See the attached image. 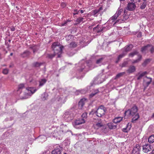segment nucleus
Segmentation results:
<instances>
[{"label": "nucleus", "mask_w": 154, "mask_h": 154, "mask_svg": "<svg viewBox=\"0 0 154 154\" xmlns=\"http://www.w3.org/2000/svg\"><path fill=\"white\" fill-rule=\"evenodd\" d=\"M72 37V36L71 35H67L66 36V38L67 41H69Z\"/></svg>", "instance_id": "a18cd8bd"}, {"label": "nucleus", "mask_w": 154, "mask_h": 154, "mask_svg": "<svg viewBox=\"0 0 154 154\" xmlns=\"http://www.w3.org/2000/svg\"><path fill=\"white\" fill-rule=\"evenodd\" d=\"M131 127V124L130 123H128L127 125L126 128L128 130H130V128Z\"/></svg>", "instance_id": "de8ad7c7"}, {"label": "nucleus", "mask_w": 154, "mask_h": 154, "mask_svg": "<svg viewBox=\"0 0 154 154\" xmlns=\"http://www.w3.org/2000/svg\"><path fill=\"white\" fill-rule=\"evenodd\" d=\"M13 55V53H11L10 54V55L11 56H12Z\"/></svg>", "instance_id": "338daca9"}, {"label": "nucleus", "mask_w": 154, "mask_h": 154, "mask_svg": "<svg viewBox=\"0 0 154 154\" xmlns=\"http://www.w3.org/2000/svg\"><path fill=\"white\" fill-rule=\"evenodd\" d=\"M42 99L43 100H46L48 97V95L47 93H45L42 95Z\"/></svg>", "instance_id": "ea45409f"}, {"label": "nucleus", "mask_w": 154, "mask_h": 154, "mask_svg": "<svg viewBox=\"0 0 154 154\" xmlns=\"http://www.w3.org/2000/svg\"><path fill=\"white\" fill-rule=\"evenodd\" d=\"M152 78L146 76L143 79V85L145 87H147L150 84L152 81Z\"/></svg>", "instance_id": "423d86ee"}, {"label": "nucleus", "mask_w": 154, "mask_h": 154, "mask_svg": "<svg viewBox=\"0 0 154 154\" xmlns=\"http://www.w3.org/2000/svg\"><path fill=\"white\" fill-rule=\"evenodd\" d=\"M151 47V45H148L142 48L141 49V51L142 52H145L148 51L149 50V47Z\"/></svg>", "instance_id": "dca6fc26"}, {"label": "nucleus", "mask_w": 154, "mask_h": 154, "mask_svg": "<svg viewBox=\"0 0 154 154\" xmlns=\"http://www.w3.org/2000/svg\"><path fill=\"white\" fill-rule=\"evenodd\" d=\"M147 2H143L140 4V8L141 9H144L147 5Z\"/></svg>", "instance_id": "393cba45"}, {"label": "nucleus", "mask_w": 154, "mask_h": 154, "mask_svg": "<svg viewBox=\"0 0 154 154\" xmlns=\"http://www.w3.org/2000/svg\"><path fill=\"white\" fill-rule=\"evenodd\" d=\"M87 102V99L85 98H83L81 99L79 102V106H83L85 105V103Z\"/></svg>", "instance_id": "6ab92c4d"}, {"label": "nucleus", "mask_w": 154, "mask_h": 154, "mask_svg": "<svg viewBox=\"0 0 154 154\" xmlns=\"http://www.w3.org/2000/svg\"><path fill=\"white\" fill-rule=\"evenodd\" d=\"M148 141L150 143H152L154 142V135L150 136L148 138Z\"/></svg>", "instance_id": "5701e85b"}, {"label": "nucleus", "mask_w": 154, "mask_h": 154, "mask_svg": "<svg viewBox=\"0 0 154 154\" xmlns=\"http://www.w3.org/2000/svg\"><path fill=\"white\" fill-rule=\"evenodd\" d=\"M84 10H81L80 11V13L81 14H82L84 13Z\"/></svg>", "instance_id": "e2e57ef3"}, {"label": "nucleus", "mask_w": 154, "mask_h": 154, "mask_svg": "<svg viewBox=\"0 0 154 154\" xmlns=\"http://www.w3.org/2000/svg\"><path fill=\"white\" fill-rule=\"evenodd\" d=\"M61 6L63 8H64L66 6V4L64 2L62 3L61 4Z\"/></svg>", "instance_id": "4d7b16f0"}, {"label": "nucleus", "mask_w": 154, "mask_h": 154, "mask_svg": "<svg viewBox=\"0 0 154 154\" xmlns=\"http://www.w3.org/2000/svg\"><path fill=\"white\" fill-rule=\"evenodd\" d=\"M25 85L24 84H21L18 86L19 89H21L24 87Z\"/></svg>", "instance_id": "8fccbe9b"}, {"label": "nucleus", "mask_w": 154, "mask_h": 154, "mask_svg": "<svg viewBox=\"0 0 154 154\" xmlns=\"http://www.w3.org/2000/svg\"><path fill=\"white\" fill-rule=\"evenodd\" d=\"M136 6L135 3L129 2L127 6V9L129 11H133L136 8Z\"/></svg>", "instance_id": "1a4fd4ad"}, {"label": "nucleus", "mask_w": 154, "mask_h": 154, "mask_svg": "<svg viewBox=\"0 0 154 154\" xmlns=\"http://www.w3.org/2000/svg\"><path fill=\"white\" fill-rule=\"evenodd\" d=\"M82 119H84L85 120L87 118V113L86 112H85L82 115Z\"/></svg>", "instance_id": "58836bf2"}, {"label": "nucleus", "mask_w": 154, "mask_h": 154, "mask_svg": "<svg viewBox=\"0 0 154 154\" xmlns=\"http://www.w3.org/2000/svg\"><path fill=\"white\" fill-rule=\"evenodd\" d=\"M83 19L84 18L82 17H79L76 20V21L77 23H79L83 21Z\"/></svg>", "instance_id": "a19ab883"}, {"label": "nucleus", "mask_w": 154, "mask_h": 154, "mask_svg": "<svg viewBox=\"0 0 154 154\" xmlns=\"http://www.w3.org/2000/svg\"><path fill=\"white\" fill-rule=\"evenodd\" d=\"M133 118L132 119L131 122L133 123H135L136 121L138 119L140 116L138 113H136L134 116H132Z\"/></svg>", "instance_id": "a211bd4d"}, {"label": "nucleus", "mask_w": 154, "mask_h": 154, "mask_svg": "<svg viewBox=\"0 0 154 154\" xmlns=\"http://www.w3.org/2000/svg\"><path fill=\"white\" fill-rule=\"evenodd\" d=\"M63 117L65 120L67 119L68 121L71 120L73 118V114L70 111L65 112Z\"/></svg>", "instance_id": "20e7f679"}, {"label": "nucleus", "mask_w": 154, "mask_h": 154, "mask_svg": "<svg viewBox=\"0 0 154 154\" xmlns=\"http://www.w3.org/2000/svg\"><path fill=\"white\" fill-rule=\"evenodd\" d=\"M132 154H140V152L138 151L133 149L132 152Z\"/></svg>", "instance_id": "49530a36"}, {"label": "nucleus", "mask_w": 154, "mask_h": 154, "mask_svg": "<svg viewBox=\"0 0 154 154\" xmlns=\"http://www.w3.org/2000/svg\"><path fill=\"white\" fill-rule=\"evenodd\" d=\"M122 17H123V19H122L121 20L119 19V20H117L115 22L114 24L118 23L119 21H120V22H124L125 20H127L128 18V15H126L125 14H124Z\"/></svg>", "instance_id": "ddd939ff"}, {"label": "nucleus", "mask_w": 154, "mask_h": 154, "mask_svg": "<svg viewBox=\"0 0 154 154\" xmlns=\"http://www.w3.org/2000/svg\"><path fill=\"white\" fill-rule=\"evenodd\" d=\"M77 46V44L74 42H72L69 45L70 48H75Z\"/></svg>", "instance_id": "2f4dec72"}, {"label": "nucleus", "mask_w": 154, "mask_h": 154, "mask_svg": "<svg viewBox=\"0 0 154 154\" xmlns=\"http://www.w3.org/2000/svg\"><path fill=\"white\" fill-rule=\"evenodd\" d=\"M62 151V148L59 145H57L56 148L52 151V154H61Z\"/></svg>", "instance_id": "0eeeda50"}, {"label": "nucleus", "mask_w": 154, "mask_h": 154, "mask_svg": "<svg viewBox=\"0 0 154 154\" xmlns=\"http://www.w3.org/2000/svg\"><path fill=\"white\" fill-rule=\"evenodd\" d=\"M84 61H82L81 62L79 63V64L82 65L81 66V70L80 71H82L83 70L85 69V64H86V63H84Z\"/></svg>", "instance_id": "a878e982"}, {"label": "nucleus", "mask_w": 154, "mask_h": 154, "mask_svg": "<svg viewBox=\"0 0 154 154\" xmlns=\"http://www.w3.org/2000/svg\"><path fill=\"white\" fill-rule=\"evenodd\" d=\"M79 12V11H78L77 10L75 9L74 10L73 12L72 13L74 15H75L76 14H78Z\"/></svg>", "instance_id": "6e6d98bb"}, {"label": "nucleus", "mask_w": 154, "mask_h": 154, "mask_svg": "<svg viewBox=\"0 0 154 154\" xmlns=\"http://www.w3.org/2000/svg\"><path fill=\"white\" fill-rule=\"evenodd\" d=\"M103 107V106H99L97 109L96 113L98 117H101L105 114V111Z\"/></svg>", "instance_id": "39448f33"}, {"label": "nucleus", "mask_w": 154, "mask_h": 154, "mask_svg": "<svg viewBox=\"0 0 154 154\" xmlns=\"http://www.w3.org/2000/svg\"><path fill=\"white\" fill-rule=\"evenodd\" d=\"M56 54H55L54 53V54H47V57L50 59H52L54 57Z\"/></svg>", "instance_id": "37998d69"}, {"label": "nucleus", "mask_w": 154, "mask_h": 154, "mask_svg": "<svg viewBox=\"0 0 154 154\" xmlns=\"http://www.w3.org/2000/svg\"><path fill=\"white\" fill-rule=\"evenodd\" d=\"M52 48L55 54L57 55L58 57H60L63 47L59 43L54 42L52 45Z\"/></svg>", "instance_id": "f257e3e1"}, {"label": "nucleus", "mask_w": 154, "mask_h": 154, "mask_svg": "<svg viewBox=\"0 0 154 154\" xmlns=\"http://www.w3.org/2000/svg\"><path fill=\"white\" fill-rule=\"evenodd\" d=\"M8 69H4L2 71V72L5 74H7L8 73Z\"/></svg>", "instance_id": "864d4df0"}, {"label": "nucleus", "mask_w": 154, "mask_h": 154, "mask_svg": "<svg viewBox=\"0 0 154 154\" xmlns=\"http://www.w3.org/2000/svg\"><path fill=\"white\" fill-rule=\"evenodd\" d=\"M99 92V91L98 90H95L92 93L90 94V97H92L94 96L96 94L98 93Z\"/></svg>", "instance_id": "f704fd0d"}, {"label": "nucleus", "mask_w": 154, "mask_h": 154, "mask_svg": "<svg viewBox=\"0 0 154 154\" xmlns=\"http://www.w3.org/2000/svg\"><path fill=\"white\" fill-rule=\"evenodd\" d=\"M133 149L137 151H138L140 152L141 149L140 146L138 144H136L134 146Z\"/></svg>", "instance_id": "bb28decb"}, {"label": "nucleus", "mask_w": 154, "mask_h": 154, "mask_svg": "<svg viewBox=\"0 0 154 154\" xmlns=\"http://www.w3.org/2000/svg\"><path fill=\"white\" fill-rule=\"evenodd\" d=\"M108 126L109 128L110 129H113L116 128V126L113 125L112 123H108Z\"/></svg>", "instance_id": "c9c22d12"}, {"label": "nucleus", "mask_w": 154, "mask_h": 154, "mask_svg": "<svg viewBox=\"0 0 154 154\" xmlns=\"http://www.w3.org/2000/svg\"><path fill=\"white\" fill-rule=\"evenodd\" d=\"M104 28L103 27H102L99 25H98L96 27L94 28L93 29V30L94 31L99 33L102 31Z\"/></svg>", "instance_id": "9b49d317"}, {"label": "nucleus", "mask_w": 154, "mask_h": 154, "mask_svg": "<svg viewBox=\"0 0 154 154\" xmlns=\"http://www.w3.org/2000/svg\"><path fill=\"white\" fill-rule=\"evenodd\" d=\"M103 57L100 58L98 59L96 62V63L98 64L101 63L103 61Z\"/></svg>", "instance_id": "c03bdc74"}, {"label": "nucleus", "mask_w": 154, "mask_h": 154, "mask_svg": "<svg viewBox=\"0 0 154 154\" xmlns=\"http://www.w3.org/2000/svg\"><path fill=\"white\" fill-rule=\"evenodd\" d=\"M102 10L103 8L102 7H100L98 9L95 10L93 12V15L94 16H97V15L99 14L100 12Z\"/></svg>", "instance_id": "f3484780"}, {"label": "nucleus", "mask_w": 154, "mask_h": 154, "mask_svg": "<svg viewBox=\"0 0 154 154\" xmlns=\"http://www.w3.org/2000/svg\"><path fill=\"white\" fill-rule=\"evenodd\" d=\"M131 2H134L135 3L138 1L139 2L140 1V0H131Z\"/></svg>", "instance_id": "13d9d810"}, {"label": "nucleus", "mask_w": 154, "mask_h": 154, "mask_svg": "<svg viewBox=\"0 0 154 154\" xmlns=\"http://www.w3.org/2000/svg\"><path fill=\"white\" fill-rule=\"evenodd\" d=\"M146 74L147 72L146 71L142 73H138L137 75H136V76H137V80H139L141 79Z\"/></svg>", "instance_id": "f8f14e48"}, {"label": "nucleus", "mask_w": 154, "mask_h": 154, "mask_svg": "<svg viewBox=\"0 0 154 154\" xmlns=\"http://www.w3.org/2000/svg\"><path fill=\"white\" fill-rule=\"evenodd\" d=\"M136 69V68L135 66L131 65L129 66L128 69L127 70L126 72L128 74H131L135 72Z\"/></svg>", "instance_id": "9d476101"}, {"label": "nucleus", "mask_w": 154, "mask_h": 154, "mask_svg": "<svg viewBox=\"0 0 154 154\" xmlns=\"http://www.w3.org/2000/svg\"><path fill=\"white\" fill-rule=\"evenodd\" d=\"M47 80L45 79H42L39 80V85L38 87L37 88V89H38L41 87L43 86L46 82Z\"/></svg>", "instance_id": "4468645a"}, {"label": "nucleus", "mask_w": 154, "mask_h": 154, "mask_svg": "<svg viewBox=\"0 0 154 154\" xmlns=\"http://www.w3.org/2000/svg\"><path fill=\"white\" fill-rule=\"evenodd\" d=\"M131 127V124L130 123H128L127 125L126 128L128 130H130V128Z\"/></svg>", "instance_id": "09e8293b"}, {"label": "nucleus", "mask_w": 154, "mask_h": 154, "mask_svg": "<svg viewBox=\"0 0 154 154\" xmlns=\"http://www.w3.org/2000/svg\"><path fill=\"white\" fill-rule=\"evenodd\" d=\"M30 82L32 83L35 85H36L38 84V82L34 79H32L30 81Z\"/></svg>", "instance_id": "79ce46f5"}, {"label": "nucleus", "mask_w": 154, "mask_h": 154, "mask_svg": "<svg viewBox=\"0 0 154 154\" xmlns=\"http://www.w3.org/2000/svg\"><path fill=\"white\" fill-rule=\"evenodd\" d=\"M118 17L115 14L113 16H112L110 18V19L109 20V21H112V22H113L116 19H117Z\"/></svg>", "instance_id": "c756f323"}, {"label": "nucleus", "mask_w": 154, "mask_h": 154, "mask_svg": "<svg viewBox=\"0 0 154 154\" xmlns=\"http://www.w3.org/2000/svg\"><path fill=\"white\" fill-rule=\"evenodd\" d=\"M42 63H39L38 62H35L32 65L33 66L35 67H38L42 64Z\"/></svg>", "instance_id": "72a5a7b5"}, {"label": "nucleus", "mask_w": 154, "mask_h": 154, "mask_svg": "<svg viewBox=\"0 0 154 154\" xmlns=\"http://www.w3.org/2000/svg\"><path fill=\"white\" fill-rule=\"evenodd\" d=\"M151 149V146L150 144L147 143L143 146V151L144 152H148L150 151Z\"/></svg>", "instance_id": "6e6552de"}, {"label": "nucleus", "mask_w": 154, "mask_h": 154, "mask_svg": "<svg viewBox=\"0 0 154 154\" xmlns=\"http://www.w3.org/2000/svg\"><path fill=\"white\" fill-rule=\"evenodd\" d=\"M133 48V46L132 45H130L127 46H126L125 48V51L124 52L126 53L128 51H130Z\"/></svg>", "instance_id": "4be33fe9"}, {"label": "nucleus", "mask_w": 154, "mask_h": 154, "mask_svg": "<svg viewBox=\"0 0 154 154\" xmlns=\"http://www.w3.org/2000/svg\"><path fill=\"white\" fill-rule=\"evenodd\" d=\"M138 59H137L135 60H134L132 62V63H137L140 61V60H141V58H142L141 55H140L139 54L138 55Z\"/></svg>", "instance_id": "b1692460"}, {"label": "nucleus", "mask_w": 154, "mask_h": 154, "mask_svg": "<svg viewBox=\"0 0 154 154\" xmlns=\"http://www.w3.org/2000/svg\"><path fill=\"white\" fill-rule=\"evenodd\" d=\"M138 109L137 106H133L131 109H128V110L125 112V115H130L132 116H134L135 114L137 113Z\"/></svg>", "instance_id": "7ed1b4c3"}, {"label": "nucleus", "mask_w": 154, "mask_h": 154, "mask_svg": "<svg viewBox=\"0 0 154 154\" xmlns=\"http://www.w3.org/2000/svg\"><path fill=\"white\" fill-rule=\"evenodd\" d=\"M152 153L153 154H154V150H153L152 151Z\"/></svg>", "instance_id": "774afa93"}, {"label": "nucleus", "mask_w": 154, "mask_h": 154, "mask_svg": "<svg viewBox=\"0 0 154 154\" xmlns=\"http://www.w3.org/2000/svg\"><path fill=\"white\" fill-rule=\"evenodd\" d=\"M122 119L123 118L121 117H116L113 120V122L116 124L119 123L122 120Z\"/></svg>", "instance_id": "aec40b11"}, {"label": "nucleus", "mask_w": 154, "mask_h": 154, "mask_svg": "<svg viewBox=\"0 0 154 154\" xmlns=\"http://www.w3.org/2000/svg\"><path fill=\"white\" fill-rule=\"evenodd\" d=\"M138 52L136 51H135L129 54V56L130 57H133L134 55L137 54Z\"/></svg>", "instance_id": "e433bc0d"}, {"label": "nucleus", "mask_w": 154, "mask_h": 154, "mask_svg": "<svg viewBox=\"0 0 154 154\" xmlns=\"http://www.w3.org/2000/svg\"><path fill=\"white\" fill-rule=\"evenodd\" d=\"M125 74V72H121L118 74L116 76L115 79H117L121 76Z\"/></svg>", "instance_id": "4c0bfd02"}, {"label": "nucleus", "mask_w": 154, "mask_h": 154, "mask_svg": "<svg viewBox=\"0 0 154 154\" xmlns=\"http://www.w3.org/2000/svg\"><path fill=\"white\" fill-rule=\"evenodd\" d=\"M149 50H150L151 52V53H153L154 52V46H152L151 45V47H149Z\"/></svg>", "instance_id": "5fc2aeb1"}, {"label": "nucleus", "mask_w": 154, "mask_h": 154, "mask_svg": "<svg viewBox=\"0 0 154 154\" xmlns=\"http://www.w3.org/2000/svg\"><path fill=\"white\" fill-rule=\"evenodd\" d=\"M68 54L69 55V56H72L73 55V53H71V54H69V53H68Z\"/></svg>", "instance_id": "0e129e2a"}, {"label": "nucleus", "mask_w": 154, "mask_h": 154, "mask_svg": "<svg viewBox=\"0 0 154 154\" xmlns=\"http://www.w3.org/2000/svg\"><path fill=\"white\" fill-rule=\"evenodd\" d=\"M127 128H124L123 129H122V131L124 132H128L127 131H126V129H127Z\"/></svg>", "instance_id": "052dcab7"}, {"label": "nucleus", "mask_w": 154, "mask_h": 154, "mask_svg": "<svg viewBox=\"0 0 154 154\" xmlns=\"http://www.w3.org/2000/svg\"><path fill=\"white\" fill-rule=\"evenodd\" d=\"M151 60L150 59H148L146 60L142 64V65L143 66H145L150 62Z\"/></svg>", "instance_id": "cd10ccee"}, {"label": "nucleus", "mask_w": 154, "mask_h": 154, "mask_svg": "<svg viewBox=\"0 0 154 154\" xmlns=\"http://www.w3.org/2000/svg\"><path fill=\"white\" fill-rule=\"evenodd\" d=\"M32 48L33 49V52L34 53H35V52H36L38 50V48H37V47L35 46L32 47Z\"/></svg>", "instance_id": "603ef678"}, {"label": "nucleus", "mask_w": 154, "mask_h": 154, "mask_svg": "<svg viewBox=\"0 0 154 154\" xmlns=\"http://www.w3.org/2000/svg\"><path fill=\"white\" fill-rule=\"evenodd\" d=\"M152 117L154 118V113L152 115Z\"/></svg>", "instance_id": "69168bd1"}, {"label": "nucleus", "mask_w": 154, "mask_h": 154, "mask_svg": "<svg viewBox=\"0 0 154 154\" xmlns=\"http://www.w3.org/2000/svg\"><path fill=\"white\" fill-rule=\"evenodd\" d=\"M103 126V125L101 123H97L95 125V128L97 129H98Z\"/></svg>", "instance_id": "473e14b6"}, {"label": "nucleus", "mask_w": 154, "mask_h": 154, "mask_svg": "<svg viewBox=\"0 0 154 154\" xmlns=\"http://www.w3.org/2000/svg\"><path fill=\"white\" fill-rule=\"evenodd\" d=\"M126 54V53L123 52V53L119 55L118 57V60L116 61V63H117L119 60L121 59L122 58L124 57Z\"/></svg>", "instance_id": "c85d7f7f"}, {"label": "nucleus", "mask_w": 154, "mask_h": 154, "mask_svg": "<svg viewBox=\"0 0 154 154\" xmlns=\"http://www.w3.org/2000/svg\"><path fill=\"white\" fill-rule=\"evenodd\" d=\"M27 92H25L24 96L23 97L21 96L22 99H27L31 96L37 90V88L35 87H29L26 88Z\"/></svg>", "instance_id": "f03ea898"}, {"label": "nucleus", "mask_w": 154, "mask_h": 154, "mask_svg": "<svg viewBox=\"0 0 154 154\" xmlns=\"http://www.w3.org/2000/svg\"><path fill=\"white\" fill-rule=\"evenodd\" d=\"M141 36V32H139L137 35V37H140Z\"/></svg>", "instance_id": "bf43d9fd"}, {"label": "nucleus", "mask_w": 154, "mask_h": 154, "mask_svg": "<svg viewBox=\"0 0 154 154\" xmlns=\"http://www.w3.org/2000/svg\"><path fill=\"white\" fill-rule=\"evenodd\" d=\"M123 10L122 9H120L119 10H118L116 12L115 14L117 15V16L118 17L119 15H120L121 13L123 12Z\"/></svg>", "instance_id": "7c9ffc66"}, {"label": "nucleus", "mask_w": 154, "mask_h": 154, "mask_svg": "<svg viewBox=\"0 0 154 154\" xmlns=\"http://www.w3.org/2000/svg\"><path fill=\"white\" fill-rule=\"evenodd\" d=\"M128 63V62L127 61L124 62L122 64V67H124L126 66Z\"/></svg>", "instance_id": "3c124183"}, {"label": "nucleus", "mask_w": 154, "mask_h": 154, "mask_svg": "<svg viewBox=\"0 0 154 154\" xmlns=\"http://www.w3.org/2000/svg\"><path fill=\"white\" fill-rule=\"evenodd\" d=\"M30 52L28 51H26L21 54V56L23 57H28L30 54Z\"/></svg>", "instance_id": "412c9836"}, {"label": "nucleus", "mask_w": 154, "mask_h": 154, "mask_svg": "<svg viewBox=\"0 0 154 154\" xmlns=\"http://www.w3.org/2000/svg\"><path fill=\"white\" fill-rule=\"evenodd\" d=\"M85 120L84 119H79L76 120L74 122V125H79L83 124L85 122Z\"/></svg>", "instance_id": "2eb2a0df"}, {"label": "nucleus", "mask_w": 154, "mask_h": 154, "mask_svg": "<svg viewBox=\"0 0 154 154\" xmlns=\"http://www.w3.org/2000/svg\"><path fill=\"white\" fill-rule=\"evenodd\" d=\"M11 30L12 31H14L15 30V28L13 27L11 28Z\"/></svg>", "instance_id": "680f3d73"}]
</instances>
